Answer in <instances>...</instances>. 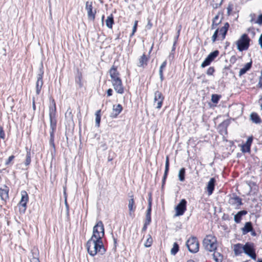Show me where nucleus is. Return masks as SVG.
Segmentation results:
<instances>
[{"label": "nucleus", "mask_w": 262, "mask_h": 262, "mask_svg": "<svg viewBox=\"0 0 262 262\" xmlns=\"http://www.w3.org/2000/svg\"><path fill=\"white\" fill-rule=\"evenodd\" d=\"M250 22L253 24H257L259 26H261L262 25V17H258V18L255 20L254 17H252Z\"/></svg>", "instance_id": "nucleus-39"}, {"label": "nucleus", "mask_w": 262, "mask_h": 262, "mask_svg": "<svg viewBox=\"0 0 262 262\" xmlns=\"http://www.w3.org/2000/svg\"><path fill=\"white\" fill-rule=\"evenodd\" d=\"M137 21H135L133 28L132 35L135 33L137 30Z\"/></svg>", "instance_id": "nucleus-50"}, {"label": "nucleus", "mask_w": 262, "mask_h": 262, "mask_svg": "<svg viewBox=\"0 0 262 262\" xmlns=\"http://www.w3.org/2000/svg\"><path fill=\"white\" fill-rule=\"evenodd\" d=\"M164 100V96L161 92L157 91L155 92L154 105L157 109L160 110L162 107Z\"/></svg>", "instance_id": "nucleus-9"}, {"label": "nucleus", "mask_w": 262, "mask_h": 262, "mask_svg": "<svg viewBox=\"0 0 262 262\" xmlns=\"http://www.w3.org/2000/svg\"><path fill=\"white\" fill-rule=\"evenodd\" d=\"M32 257L31 258L30 261L31 262H40L39 260V258L38 257V253L37 252V250H32Z\"/></svg>", "instance_id": "nucleus-33"}, {"label": "nucleus", "mask_w": 262, "mask_h": 262, "mask_svg": "<svg viewBox=\"0 0 262 262\" xmlns=\"http://www.w3.org/2000/svg\"><path fill=\"white\" fill-rule=\"evenodd\" d=\"M113 90L111 89H109L107 91V95L108 96H111L112 95Z\"/></svg>", "instance_id": "nucleus-52"}, {"label": "nucleus", "mask_w": 262, "mask_h": 262, "mask_svg": "<svg viewBox=\"0 0 262 262\" xmlns=\"http://www.w3.org/2000/svg\"><path fill=\"white\" fill-rule=\"evenodd\" d=\"M109 73L114 89L117 93L121 94H123L124 89L122 80L119 76V73L117 71V68L113 66L110 70Z\"/></svg>", "instance_id": "nucleus-2"}, {"label": "nucleus", "mask_w": 262, "mask_h": 262, "mask_svg": "<svg viewBox=\"0 0 262 262\" xmlns=\"http://www.w3.org/2000/svg\"><path fill=\"white\" fill-rule=\"evenodd\" d=\"M68 115L69 116V117L72 118V111L70 110V108H69L65 114V116L66 117L68 116Z\"/></svg>", "instance_id": "nucleus-49"}, {"label": "nucleus", "mask_w": 262, "mask_h": 262, "mask_svg": "<svg viewBox=\"0 0 262 262\" xmlns=\"http://www.w3.org/2000/svg\"><path fill=\"white\" fill-rule=\"evenodd\" d=\"M179 247L177 243H174L173 245V247L170 250V253L172 255H175L179 251Z\"/></svg>", "instance_id": "nucleus-36"}, {"label": "nucleus", "mask_w": 262, "mask_h": 262, "mask_svg": "<svg viewBox=\"0 0 262 262\" xmlns=\"http://www.w3.org/2000/svg\"><path fill=\"white\" fill-rule=\"evenodd\" d=\"M30 163H31V154L30 152H27L25 164L26 166H28L30 164Z\"/></svg>", "instance_id": "nucleus-42"}, {"label": "nucleus", "mask_w": 262, "mask_h": 262, "mask_svg": "<svg viewBox=\"0 0 262 262\" xmlns=\"http://www.w3.org/2000/svg\"><path fill=\"white\" fill-rule=\"evenodd\" d=\"M169 157L168 156H166V161H165V168L164 174L163 178V184H164L165 181L167 178V174L169 171Z\"/></svg>", "instance_id": "nucleus-26"}, {"label": "nucleus", "mask_w": 262, "mask_h": 262, "mask_svg": "<svg viewBox=\"0 0 262 262\" xmlns=\"http://www.w3.org/2000/svg\"><path fill=\"white\" fill-rule=\"evenodd\" d=\"M219 17H214L212 20V29L215 28V27L217 26L222 21V19H219Z\"/></svg>", "instance_id": "nucleus-38"}, {"label": "nucleus", "mask_w": 262, "mask_h": 262, "mask_svg": "<svg viewBox=\"0 0 262 262\" xmlns=\"http://www.w3.org/2000/svg\"><path fill=\"white\" fill-rule=\"evenodd\" d=\"M229 27V24L228 23H226L224 26L220 29V35H222V39H224L225 38Z\"/></svg>", "instance_id": "nucleus-25"}, {"label": "nucleus", "mask_w": 262, "mask_h": 262, "mask_svg": "<svg viewBox=\"0 0 262 262\" xmlns=\"http://www.w3.org/2000/svg\"><path fill=\"white\" fill-rule=\"evenodd\" d=\"M104 18V17H102V18H101V21H102V23H103Z\"/></svg>", "instance_id": "nucleus-62"}, {"label": "nucleus", "mask_w": 262, "mask_h": 262, "mask_svg": "<svg viewBox=\"0 0 262 262\" xmlns=\"http://www.w3.org/2000/svg\"><path fill=\"white\" fill-rule=\"evenodd\" d=\"M258 86L259 88L262 89V76H261L259 78Z\"/></svg>", "instance_id": "nucleus-51"}, {"label": "nucleus", "mask_w": 262, "mask_h": 262, "mask_svg": "<svg viewBox=\"0 0 262 262\" xmlns=\"http://www.w3.org/2000/svg\"><path fill=\"white\" fill-rule=\"evenodd\" d=\"M43 72H40L37 75V80L36 83V93L37 95H39L40 93V91L43 84L42 81V75Z\"/></svg>", "instance_id": "nucleus-12"}, {"label": "nucleus", "mask_w": 262, "mask_h": 262, "mask_svg": "<svg viewBox=\"0 0 262 262\" xmlns=\"http://www.w3.org/2000/svg\"><path fill=\"white\" fill-rule=\"evenodd\" d=\"M213 258L216 262H222L223 259V256L220 252L214 251Z\"/></svg>", "instance_id": "nucleus-30"}, {"label": "nucleus", "mask_w": 262, "mask_h": 262, "mask_svg": "<svg viewBox=\"0 0 262 262\" xmlns=\"http://www.w3.org/2000/svg\"><path fill=\"white\" fill-rule=\"evenodd\" d=\"M131 199L128 201V209L129 211V215H132V213H134L135 209H136V206L135 204V201L134 200V198H133V196H131Z\"/></svg>", "instance_id": "nucleus-24"}, {"label": "nucleus", "mask_w": 262, "mask_h": 262, "mask_svg": "<svg viewBox=\"0 0 262 262\" xmlns=\"http://www.w3.org/2000/svg\"><path fill=\"white\" fill-rule=\"evenodd\" d=\"M21 200L19 202V205L23 207L24 210L25 211L26 209V204L28 202V195L26 191H23L21 192Z\"/></svg>", "instance_id": "nucleus-14"}, {"label": "nucleus", "mask_w": 262, "mask_h": 262, "mask_svg": "<svg viewBox=\"0 0 262 262\" xmlns=\"http://www.w3.org/2000/svg\"><path fill=\"white\" fill-rule=\"evenodd\" d=\"M106 25L108 28H112L114 24L113 17H107L105 20Z\"/></svg>", "instance_id": "nucleus-37"}, {"label": "nucleus", "mask_w": 262, "mask_h": 262, "mask_svg": "<svg viewBox=\"0 0 262 262\" xmlns=\"http://www.w3.org/2000/svg\"><path fill=\"white\" fill-rule=\"evenodd\" d=\"M5 132L3 130V128L2 127H0V138L1 139H4L5 138Z\"/></svg>", "instance_id": "nucleus-48"}, {"label": "nucleus", "mask_w": 262, "mask_h": 262, "mask_svg": "<svg viewBox=\"0 0 262 262\" xmlns=\"http://www.w3.org/2000/svg\"><path fill=\"white\" fill-rule=\"evenodd\" d=\"M186 246L191 253H196L199 249V243L195 237H191L186 242Z\"/></svg>", "instance_id": "nucleus-7"}, {"label": "nucleus", "mask_w": 262, "mask_h": 262, "mask_svg": "<svg viewBox=\"0 0 262 262\" xmlns=\"http://www.w3.org/2000/svg\"><path fill=\"white\" fill-rule=\"evenodd\" d=\"M104 236V229L103 224L101 221H99L93 227V235L91 238L102 241V238Z\"/></svg>", "instance_id": "nucleus-4"}, {"label": "nucleus", "mask_w": 262, "mask_h": 262, "mask_svg": "<svg viewBox=\"0 0 262 262\" xmlns=\"http://www.w3.org/2000/svg\"><path fill=\"white\" fill-rule=\"evenodd\" d=\"M9 190V188L6 185H4L3 187L0 188V196L2 200H6L8 199Z\"/></svg>", "instance_id": "nucleus-17"}, {"label": "nucleus", "mask_w": 262, "mask_h": 262, "mask_svg": "<svg viewBox=\"0 0 262 262\" xmlns=\"http://www.w3.org/2000/svg\"><path fill=\"white\" fill-rule=\"evenodd\" d=\"M223 0H213L212 6L213 8H217L220 6L223 2Z\"/></svg>", "instance_id": "nucleus-41"}, {"label": "nucleus", "mask_w": 262, "mask_h": 262, "mask_svg": "<svg viewBox=\"0 0 262 262\" xmlns=\"http://www.w3.org/2000/svg\"><path fill=\"white\" fill-rule=\"evenodd\" d=\"M250 120L254 123L257 124L260 122V119L255 113H252L250 116Z\"/></svg>", "instance_id": "nucleus-29"}, {"label": "nucleus", "mask_w": 262, "mask_h": 262, "mask_svg": "<svg viewBox=\"0 0 262 262\" xmlns=\"http://www.w3.org/2000/svg\"><path fill=\"white\" fill-rule=\"evenodd\" d=\"M148 58L146 57L145 54H143L139 59V63L138 66L140 67H145L147 63Z\"/></svg>", "instance_id": "nucleus-23"}, {"label": "nucleus", "mask_w": 262, "mask_h": 262, "mask_svg": "<svg viewBox=\"0 0 262 262\" xmlns=\"http://www.w3.org/2000/svg\"><path fill=\"white\" fill-rule=\"evenodd\" d=\"M35 108H36V107H35V101L33 100V109L34 110H35Z\"/></svg>", "instance_id": "nucleus-56"}, {"label": "nucleus", "mask_w": 262, "mask_h": 262, "mask_svg": "<svg viewBox=\"0 0 262 262\" xmlns=\"http://www.w3.org/2000/svg\"><path fill=\"white\" fill-rule=\"evenodd\" d=\"M151 26H152V25H151V24H150V20H148V25H147V27H147L148 29H150V27H151Z\"/></svg>", "instance_id": "nucleus-55"}, {"label": "nucleus", "mask_w": 262, "mask_h": 262, "mask_svg": "<svg viewBox=\"0 0 262 262\" xmlns=\"http://www.w3.org/2000/svg\"><path fill=\"white\" fill-rule=\"evenodd\" d=\"M219 51L218 50H215L210 53L202 63L201 65V68H204L209 65L211 62L219 55Z\"/></svg>", "instance_id": "nucleus-11"}, {"label": "nucleus", "mask_w": 262, "mask_h": 262, "mask_svg": "<svg viewBox=\"0 0 262 262\" xmlns=\"http://www.w3.org/2000/svg\"><path fill=\"white\" fill-rule=\"evenodd\" d=\"M252 235L253 236H255L256 235V233L255 232V231H253L251 233Z\"/></svg>", "instance_id": "nucleus-60"}, {"label": "nucleus", "mask_w": 262, "mask_h": 262, "mask_svg": "<svg viewBox=\"0 0 262 262\" xmlns=\"http://www.w3.org/2000/svg\"><path fill=\"white\" fill-rule=\"evenodd\" d=\"M244 245L240 243L233 245V251L235 256L241 255L244 252Z\"/></svg>", "instance_id": "nucleus-16"}, {"label": "nucleus", "mask_w": 262, "mask_h": 262, "mask_svg": "<svg viewBox=\"0 0 262 262\" xmlns=\"http://www.w3.org/2000/svg\"><path fill=\"white\" fill-rule=\"evenodd\" d=\"M252 62L247 63L244 68H242L239 72V75L242 76L245 74L251 68Z\"/></svg>", "instance_id": "nucleus-27"}, {"label": "nucleus", "mask_w": 262, "mask_h": 262, "mask_svg": "<svg viewBox=\"0 0 262 262\" xmlns=\"http://www.w3.org/2000/svg\"><path fill=\"white\" fill-rule=\"evenodd\" d=\"M180 30H181V27H180L178 31V34H177V37H176L177 38H178V37L179 36V34H180Z\"/></svg>", "instance_id": "nucleus-58"}, {"label": "nucleus", "mask_w": 262, "mask_h": 262, "mask_svg": "<svg viewBox=\"0 0 262 262\" xmlns=\"http://www.w3.org/2000/svg\"><path fill=\"white\" fill-rule=\"evenodd\" d=\"M257 16H260L262 17V14H258Z\"/></svg>", "instance_id": "nucleus-63"}, {"label": "nucleus", "mask_w": 262, "mask_h": 262, "mask_svg": "<svg viewBox=\"0 0 262 262\" xmlns=\"http://www.w3.org/2000/svg\"><path fill=\"white\" fill-rule=\"evenodd\" d=\"M122 111V106L121 104H118L116 105H114L113 107V113L111 115L112 118H116Z\"/></svg>", "instance_id": "nucleus-18"}, {"label": "nucleus", "mask_w": 262, "mask_h": 262, "mask_svg": "<svg viewBox=\"0 0 262 262\" xmlns=\"http://www.w3.org/2000/svg\"><path fill=\"white\" fill-rule=\"evenodd\" d=\"M187 201L185 199L181 200L180 203L175 207V216L182 215L186 210Z\"/></svg>", "instance_id": "nucleus-10"}, {"label": "nucleus", "mask_w": 262, "mask_h": 262, "mask_svg": "<svg viewBox=\"0 0 262 262\" xmlns=\"http://www.w3.org/2000/svg\"><path fill=\"white\" fill-rule=\"evenodd\" d=\"M218 33H219V29H216L215 31V32H214V33L211 37V40H212V42H214L216 41L217 35H218Z\"/></svg>", "instance_id": "nucleus-45"}, {"label": "nucleus", "mask_w": 262, "mask_h": 262, "mask_svg": "<svg viewBox=\"0 0 262 262\" xmlns=\"http://www.w3.org/2000/svg\"><path fill=\"white\" fill-rule=\"evenodd\" d=\"M185 169L182 168L179 172V179L180 181L183 182L185 180Z\"/></svg>", "instance_id": "nucleus-34"}, {"label": "nucleus", "mask_w": 262, "mask_h": 262, "mask_svg": "<svg viewBox=\"0 0 262 262\" xmlns=\"http://www.w3.org/2000/svg\"><path fill=\"white\" fill-rule=\"evenodd\" d=\"M56 104L55 100L52 98H50V106H49V116L50 122V127L56 128Z\"/></svg>", "instance_id": "nucleus-5"}, {"label": "nucleus", "mask_w": 262, "mask_h": 262, "mask_svg": "<svg viewBox=\"0 0 262 262\" xmlns=\"http://www.w3.org/2000/svg\"><path fill=\"white\" fill-rule=\"evenodd\" d=\"M242 234L245 235L248 232L253 231V227L252 223L250 222H246L244 226L241 229Z\"/></svg>", "instance_id": "nucleus-22"}, {"label": "nucleus", "mask_w": 262, "mask_h": 262, "mask_svg": "<svg viewBox=\"0 0 262 262\" xmlns=\"http://www.w3.org/2000/svg\"><path fill=\"white\" fill-rule=\"evenodd\" d=\"M151 203L150 201H149L148 207L147 209L146 214V222H147V224H150V223L151 222Z\"/></svg>", "instance_id": "nucleus-28"}, {"label": "nucleus", "mask_w": 262, "mask_h": 262, "mask_svg": "<svg viewBox=\"0 0 262 262\" xmlns=\"http://www.w3.org/2000/svg\"><path fill=\"white\" fill-rule=\"evenodd\" d=\"M14 159V156L12 155V156H10L9 157V158L8 159V160L6 161L5 164L6 165H8L10 164L12 160H13Z\"/></svg>", "instance_id": "nucleus-47"}, {"label": "nucleus", "mask_w": 262, "mask_h": 262, "mask_svg": "<svg viewBox=\"0 0 262 262\" xmlns=\"http://www.w3.org/2000/svg\"><path fill=\"white\" fill-rule=\"evenodd\" d=\"M86 247L88 253L91 256L97 254L103 255L106 251L102 241L100 240L90 238L87 242Z\"/></svg>", "instance_id": "nucleus-1"}, {"label": "nucleus", "mask_w": 262, "mask_h": 262, "mask_svg": "<svg viewBox=\"0 0 262 262\" xmlns=\"http://www.w3.org/2000/svg\"><path fill=\"white\" fill-rule=\"evenodd\" d=\"M188 262H194L193 260H190Z\"/></svg>", "instance_id": "nucleus-64"}, {"label": "nucleus", "mask_w": 262, "mask_h": 262, "mask_svg": "<svg viewBox=\"0 0 262 262\" xmlns=\"http://www.w3.org/2000/svg\"><path fill=\"white\" fill-rule=\"evenodd\" d=\"M166 64H167V62L166 61H164L162 63V64L161 65L160 67V70H159V75H160V79H161V80L162 81L163 80V69L166 67Z\"/></svg>", "instance_id": "nucleus-32"}, {"label": "nucleus", "mask_w": 262, "mask_h": 262, "mask_svg": "<svg viewBox=\"0 0 262 262\" xmlns=\"http://www.w3.org/2000/svg\"><path fill=\"white\" fill-rule=\"evenodd\" d=\"M253 141L252 136L248 138L246 143L242 146V151L243 152H249L250 151V147Z\"/></svg>", "instance_id": "nucleus-15"}, {"label": "nucleus", "mask_w": 262, "mask_h": 262, "mask_svg": "<svg viewBox=\"0 0 262 262\" xmlns=\"http://www.w3.org/2000/svg\"><path fill=\"white\" fill-rule=\"evenodd\" d=\"M220 96L216 94H213L211 96V101L213 103H217L219 99H220Z\"/></svg>", "instance_id": "nucleus-44"}, {"label": "nucleus", "mask_w": 262, "mask_h": 262, "mask_svg": "<svg viewBox=\"0 0 262 262\" xmlns=\"http://www.w3.org/2000/svg\"><path fill=\"white\" fill-rule=\"evenodd\" d=\"M233 9V5L229 4L227 8V14L228 15H234V14L232 12Z\"/></svg>", "instance_id": "nucleus-43"}, {"label": "nucleus", "mask_w": 262, "mask_h": 262, "mask_svg": "<svg viewBox=\"0 0 262 262\" xmlns=\"http://www.w3.org/2000/svg\"><path fill=\"white\" fill-rule=\"evenodd\" d=\"M257 262H262V259H258Z\"/></svg>", "instance_id": "nucleus-61"}, {"label": "nucleus", "mask_w": 262, "mask_h": 262, "mask_svg": "<svg viewBox=\"0 0 262 262\" xmlns=\"http://www.w3.org/2000/svg\"><path fill=\"white\" fill-rule=\"evenodd\" d=\"M244 253L250 257L252 259L255 260L256 259V254L254 248V244L252 243L247 242L244 245Z\"/></svg>", "instance_id": "nucleus-8"}, {"label": "nucleus", "mask_w": 262, "mask_h": 262, "mask_svg": "<svg viewBox=\"0 0 262 262\" xmlns=\"http://www.w3.org/2000/svg\"><path fill=\"white\" fill-rule=\"evenodd\" d=\"M250 39L246 34H243L236 41L237 49L239 51L247 50L250 45Z\"/></svg>", "instance_id": "nucleus-6"}, {"label": "nucleus", "mask_w": 262, "mask_h": 262, "mask_svg": "<svg viewBox=\"0 0 262 262\" xmlns=\"http://www.w3.org/2000/svg\"><path fill=\"white\" fill-rule=\"evenodd\" d=\"M215 71L214 68L213 67H209L207 72L206 74L208 75H212Z\"/></svg>", "instance_id": "nucleus-46"}, {"label": "nucleus", "mask_w": 262, "mask_h": 262, "mask_svg": "<svg viewBox=\"0 0 262 262\" xmlns=\"http://www.w3.org/2000/svg\"><path fill=\"white\" fill-rule=\"evenodd\" d=\"M215 180L214 178H212L210 179L207 186V189L208 194L209 195L212 194L214 189Z\"/></svg>", "instance_id": "nucleus-19"}, {"label": "nucleus", "mask_w": 262, "mask_h": 262, "mask_svg": "<svg viewBox=\"0 0 262 262\" xmlns=\"http://www.w3.org/2000/svg\"><path fill=\"white\" fill-rule=\"evenodd\" d=\"M51 130L50 132V144L53 147H55V145L54 143V133L56 128H51Z\"/></svg>", "instance_id": "nucleus-35"}, {"label": "nucleus", "mask_w": 262, "mask_h": 262, "mask_svg": "<svg viewBox=\"0 0 262 262\" xmlns=\"http://www.w3.org/2000/svg\"><path fill=\"white\" fill-rule=\"evenodd\" d=\"M228 203L231 205L234 206L235 208H238L243 204L242 199L236 195L230 198Z\"/></svg>", "instance_id": "nucleus-13"}, {"label": "nucleus", "mask_w": 262, "mask_h": 262, "mask_svg": "<svg viewBox=\"0 0 262 262\" xmlns=\"http://www.w3.org/2000/svg\"><path fill=\"white\" fill-rule=\"evenodd\" d=\"M96 118V125L98 127L100 126V123L101 120V110H99L96 111L95 113Z\"/></svg>", "instance_id": "nucleus-31"}, {"label": "nucleus", "mask_w": 262, "mask_h": 262, "mask_svg": "<svg viewBox=\"0 0 262 262\" xmlns=\"http://www.w3.org/2000/svg\"><path fill=\"white\" fill-rule=\"evenodd\" d=\"M149 224H147L146 222H145L143 228H142V231H145L147 229V225H149Z\"/></svg>", "instance_id": "nucleus-54"}, {"label": "nucleus", "mask_w": 262, "mask_h": 262, "mask_svg": "<svg viewBox=\"0 0 262 262\" xmlns=\"http://www.w3.org/2000/svg\"><path fill=\"white\" fill-rule=\"evenodd\" d=\"M247 213H248V212L246 210H242V211L238 212L234 216V222L237 224L241 223V220L242 219V216L246 215Z\"/></svg>", "instance_id": "nucleus-21"}, {"label": "nucleus", "mask_w": 262, "mask_h": 262, "mask_svg": "<svg viewBox=\"0 0 262 262\" xmlns=\"http://www.w3.org/2000/svg\"><path fill=\"white\" fill-rule=\"evenodd\" d=\"M216 237L212 235H206L203 241L204 249L209 252L214 251L217 248Z\"/></svg>", "instance_id": "nucleus-3"}, {"label": "nucleus", "mask_w": 262, "mask_h": 262, "mask_svg": "<svg viewBox=\"0 0 262 262\" xmlns=\"http://www.w3.org/2000/svg\"><path fill=\"white\" fill-rule=\"evenodd\" d=\"M85 8L88 12V16H95L96 11L95 9L93 10L92 2H87Z\"/></svg>", "instance_id": "nucleus-20"}, {"label": "nucleus", "mask_w": 262, "mask_h": 262, "mask_svg": "<svg viewBox=\"0 0 262 262\" xmlns=\"http://www.w3.org/2000/svg\"><path fill=\"white\" fill-rule=\"evenodd\" d=\"M64 195H65L64 202H65V204L66 205V206H67V196H66V192L65 191L64 192Z\"/></svg>", "instance_id": "nucleus-57"}, {"label": "nucleus", "mask_w": 262, "mask_h": 262, "mask_svg": "<svg viewBox=\"0 0 262 262\" xmlns=\"http://www.w3.org/2000/svg\"><path fill=\"white\" fill-rule=\"evenodd\" d=\"M259 44L260 45V46L261 48L262 49V34L260 35L259 39H258Z\"/></svg>", "instance_id": "nucleus-53"}, {"label": "nucleus", "mask_w": 262, "mask_h": 262, "mask_svg": "<svg viewBox=\"0 0 262 262\" xmlns=\"http://www.w3.org/2000/svg\"><path fill=\"white\" fill-rule=\"evenodd\" d=\"M175 43H176V41H174L173 45V47H172V51H174L175 50V47H174Z\"/></svg>", "instance_id": "nucleus-59"}, {"label": "nucleus", "mask_w": 262, "mask_h": 262, "mask_svg": "<svg viewBox=\"0 0 262 262\" xmlns=\"http://www.w3.org/2000/svg\"><path fill=\"white\" fill-rule=\"evenodd\" d=\"M152 243V239L150 235H148V237L147 238L145 243H144V246L145 247H149L151 246Z\"/></svg>", "instance_id": "nucleus-40"}]
</instances>
